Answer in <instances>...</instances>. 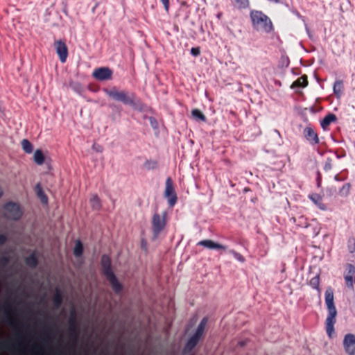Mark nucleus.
Here are the masks:
<instances>
[{
  "instance_id": "nucleus-46",
  "label": "nucleus",
  "mask_w": 355,
  "mask_h": 355,
  "mask_svg": "<svg viewBox=\"0 0 355 355\" xmlns=\"http://www.w3.org/2000/svg\"><path fill=\"white\" fill-rule=\"evenodd\" d=\"M7 241V237L4 234H0V245H3Z\"/></svg>"
},
{
  "instance_id": "nucleus-36",
  "label": "nucleus",
  "mask_w": 355,
  "mask_h": 355,
  "mask_svg": "<svg viewBox=\"0 0 355 355\" xmlns=\"http://www.w3.org/2000/svg\"><path fill=\"white\" fill-rule=\"evenodd\" d=\"M331 162H332V160L331 158L329 157L327 159L324 166V170L325 171H328L331 169V168H332Z\"/></svg>"
},
{
  "instance_id": "nucleus-30",
  "label": "nucleus",
  "mask_w": 355,
  "mask_h": 355,
  "mask_svg": "<svg viewBox=\"0 0 355 355\" xmlns=\"http://www.w3.org/2000/svg\"><path fill=\"white\" fill-rule=\"evenodd\" d=\"M236 5L239 9H245L250 6L249 0H234Z\"/></svg>"
},
{
  "instance_id": "nucleus-18",
  "label": "nucleus",
  "mask_w": 355,
  "mask_h": 355,
  "mask_svg": "<svg viewBox=\"0 0 355 355\" xmlns=\"http://www.w3.org/2000/svg\"><path fill=\"white\" fill-rule=\"evenodd\" d=\"M334 93L337 98H340L343 92V81L337 80L335 81L333 87Z\"/></svg>"
},
{
  "instance_id": "nucleus-40",
  "label": "nucleus",
  "mask_w": 355,
  "mask_h": 355,
  "mask_svg": "<svg viewBox=\"0 0 355 355\" xmlns=\"http://www.w3.org/2000/svg\"><path fill=\"white\" fill-rule=\"evenodd\" d=\"M6 322L11 327H15V320H13L12 318H11L10 316H9L8 315L6 314Z\"/></svg>"
},
{
  "instance_id": "nucleus-3",
  "label": "nucleus",
  "mask_w": 355,
  "mask_h": 355,
  "mask_svg": "<svg viewBox=\"0 0 355 355\" xmlns=\"http://www.w3.org/2000/svg\"><path fill=\"white\" fill-rule=\"evenodd\" d=\"M250 19L253 28L257 31H264L270 33L272 28V23L270 19L262 11L252 10L250 13Z\"/></svg>"
},
{
  "instance_id": "nucleus-45",
  "label": "nucleus",
  "mask_w": 355,
  "mask_h": 355,
  "mask_svg": "<svg viewBox=\"0 0 355 355\" xmlns=\"http://www.w3.org/2000/svg\"><path fill=\"white\" fill-rule=\"evenodd\" d=\"M0 347L2 348V349H10V345L8 342L0 343Z\"/></svg>"
},
{
  "instance_id": "nucleus-21",
  "label": "nucleus",
  "mask_w": 355,
  "mask_h": 355,
  "mask_svg": "<svg viewBox=\"0 0 355 355\" xmlns=\"http://www.w3.org/2000/svg\"><path fill=\"white\" fill-rule=\"evenodd\" d=\"M33 159H34V162L37 165H42L44 164L45 157H44V155L42 150L37 149L35 151L34 155H33Z\"/></svg>"
},
{
  "instance_id": "nucleus-10",
  "label": "nucleus",
  "mask_w": 355,
  "mask_h": 355,
  "mask_svg": "<svg viewBox=\"0 0 355 355\" xmlns=\"http://www.w3.org/2000/svg\"><path fill=\"white\" fill-rule=\"evenodd\" d=\"M303 135L306 140L312 146L316 145L320 142L318 133L311 126H307L304 129Z\"/></svg>"
},
{
  "instance_id": "nucleus-31",
  "label": "nucleus",
  "mask_w": 355,
  "mask_h": 355,
  "mask_svg": "<svg viewBox=\"0 0 355 355\" xmlns=\"http://www.w3.org/2000/svg\"><path fill=\"white\" fill-rule=\"evenodd\" d=\"M320 284V278L318 275H316L311 279L309 285L315 289H318Z\"/></svg>"
},
{
  "instance_id": "nucleus-13",
  "label": "nucleus",
  "mask_w": 355,
  "mask_h": 355,
  "mask_svg": "<svg viewBox=\"0 0 355 355\" xmlns=\"http://www.w3.org/2000/svg\"><path fill=\"white\" fill-rule=\"evenodd\" d=\"M197 245L203 246L204 248L209 250H227L226 245L220 244L209 239L202 240L197 243Z\"/></svg>"
},
{
  "instance_id": "nucleus-12",
  "label": "nucleus",
  "mask_w": 355,
  "mask_h": 355,
  "mask_svg": "<svg viewBox=\"0 0 355 355\" xmlns=\"http://www.w3.org/2000/svg\"><path fill=\"white\" fill-rule=\"evenodd\" d=\"M102 272L105 277L114 275L111 268V259L107 254H103L101 259Z\"/></svg>"
},
{
  "instance_id": "nucleus-25",
  "label": "nucleus",
  "mask_w": 355,
  "mask_h": 355,
  "mask_svg": "<svg viewBox=\"0 0 355 355\" xmlns=\"http://www.w3.org/2000/svg\"><path fill=\"white\" fill-rule=\"evenodd\" d=\"M69 85V87L78 94H81L84 91L82 85L78 82L70 81Z\"/></svg>"
},
{
  "instance_id": "nucleus-9",
  "label": "nucleus",
  "mask_w": 355,
  "mask_h": 355,
  "mask_svg": "<svg viewBox=\"0 0 355 355\" xmlns=\"http://www.w3.org/2000/svg\"><path fill=\"white\" fill-rule=\"evenodd\" d=\"M343 347L348 355H355V335L346 334L343 340Z\"/></svg>"
},
{
  "instance_id": "nucleus-39",
  "label": "nucleus",
  "mask_w": 355,
  "mask_h": 355,
  "mask_svg": "<svg viewBox=\"0 0 355 355\" xmlns=\"http://www.w3.org/2000/svg\"><path fill=\"white\" fill-rule=\"evenodd\" d=\"M299 223L298 225L302 227H306L308 226L307 223L306 221V218H304V216H300L298 218Z\"/></svg>"
},
{
  "instance_id": "nucleus-23",
  "label": "nucleus",
  "mask_w": 355,
  "mask_h": 355,
  "mask_svg": "<svg viewBox=\"0 0 355 355\" xmlns=\"http://www.w3.org/2000/svg\"><path fill=\"white\" fill-rule=\"evenodd\" d=\"M192 116L196 120L206 121L205 115L198 109H194L191 111Z\"/></svg>"
},
{
  "instance_id": "nucleus-38",
  "label": "nucleus",
  "mask_w": 355,
  "mask_h": 355,
  "mask_svg": "<svg viewBox=\"0 0 355 355\" xmlns=\"http://www.w3.org/2000/svg\"><path fill=\"white\" fill-rule=\"evenodd\" d=\"M3 309L6 313H10L12 306L10 302H6L4 303V304L3 306Z\"/></svg>"
},
{
  "instance_id": "nucleus-42",
  "label": "nucleus",
  "mask_w": 355,
  "mask_h": 355,
  "mask_svg": "<svg viewBox=\"0 0 355 355\" xmlns=\"http://www.w3.org/2000/svg\"><path fill=\"white\" fill-rule=\"evenodd\" d=\"M191 53L193 56H198L200 54V50L199 47H193L191 49Z\"/></svg>"
},
{
  "instance_id": "nucleus-32",
  "label": "nucleus",
  "mask_w": 355,
  "mask_h": 355,
  "mask_svg": "<svg viewBox=\"0 0 355 355\" xmlns=\"http://www.w3.org/2000/svg\"><path fill=\"white\" fill-rule=\"evenodd\" d=\"M229 253H230L231 254L233 255V257L236 259L238 260L239 261L241 262V263H244L245 261V259L244 258V257L240 253L237 252L236 251H235L234 250H230L229 251Z\"/></svg>"
},
{
  "instance_id": "nucleus-35",
  "label": "nucleus",
  "mask_w": 355,
  "mask_h": 355,
  "mask_svg": "<svg viewBox=\"0 0 355 355\" xmlns=\"http://www.w3.org/2000/svg\"><path fill=\"white\" fill-rule=\"evenodd\" d=\"M9 263V258L8 256L3 255L0 257V266L1 267H6Z\"/></svg>"
},
{
  "instance_id": "nucleus-26",
  "label": "nucleus",
  "mask_w": 355,
  "mask_h": 355,
  "mask_svg": "<svg viewBox=\"0 0 355 355\" xmlns=\"http://www.w3.org/2000/svg\"><path fill=\"white\" fill-rule=\"evenodd\" d=\"M91 206L94 209H99L101 207V201L97 195H94L90 198Z\"/></svg>"
},
{
  "instance_id": "nucleus-37",
  "label": "nucleus",
  "mask_w": 355,
  "mask_h": 355,
  "mask_svg": "<svg viewBox=\"0 0 355 355\" xmlns=\"http://www.w3.org/2000/svg\"><path fill=\"white\" fill-rule=\"evenodd\" d=\"M349 250L351 253L355 252V241L354 239H350L348 241Z\"/></svg>"
},
{
  "instance_id": "nucleus-14",
  "label": "nucleus",
  "mask_w": 355,
  "mask_h": 355,
  "mask_svg": "<svg viewBox=\"0 0 355 355\" xmlns=\"http://www.w3.org/2000/svg\"><path fill=\"white\" fill-rule=\"evenodd\" d=\"M106 279L110 282L111 287L115 293L118 294L122 291L123 286L118 281L114 274L107 277Z\"/></svg>"
},
{
  "instance_id": "nucleus-6",
  "label": "nucleus",
  "mask_w": 355,
  "mask_h": 355,
  "mask_svg": "<svg viewBox=\"0 0 355 355\" xmlns=\"http://www.w3.org/2000/svg\"><path fill=\"white\" fill-rule=\"evenodd\" d=\"M113 71L109 67H102L96 68L92 73V76L98 80L105 81L112 78Z\"/></svg>"
},
{
  "instance_id": "nucleus-44",
  "label": "nucleus",
  "mask_w": 355,
  "mask_h": 355,
  "mask_svg": "<svg viewBox=\"0 0 355 355\" xmlns=\"http://www.w3.org/2000/svg\"><path fill=\"white\" fill-rule=\"evenodd\" d=\"M160 1L162 3L165 10L168 12L169 10V0H160Z\"/></svg>"
},
{
  "instance_id": "nucleus-27",
  "label": "nucleus",
  "mask_w": 355,
  "mask_h": 355,
  "mask_svg": "<svg viewBox=\"0 0 355 355\" xmlns=\"http://www.w3.org/2000/svg\"><path fill=\"white\" fill-rule=\"evenodd\" d=\"M83 246L82 243L80 241H78L76 243L74 249H73V254L75 257H78L83 254Z\"/></svg>"
},
{
  "instance_id": "nucleus-34",
  "label": "nucleus",
  "mask_w": 355,
  "mask_h": 355,
  "mask_svg": "<svg viewBox=\"0 0 355 355\" xmlns=\"http://www.w3.org/2000/svg\"><path fill=\"white\" fill-rule=\"evenodd\" d=\"M347 273L345 275H349V276H354L355 273V266H354L352 264H348L347 266Z\"/></svg>"
},
{
  "instance_id": "nucleus-5",
  "label": "nucleus",
  "mask_w": 355,
  "mask_h": 355,
  "mask_svg": "<svg viewBox=\"0 0 355 355\" xmlns=\"http://www.w3.org/2000/svg\"><path fill=\"white\" fill-rule=\"evenodd\" d=\"M6 212V217L8 219L17 220H19L22 216V211L18 204L9 202L3 206Z\"/></svg>"
},
{
  "instance_id": "nucleus-28",
  "label": "nucleus",
  "mask_w": 355,
  "mask_h": 355,
  "mask_svg": "<svg viewBox=\"0 0 355 355\" xmlns=\"http://www.w3.org/2000/svg\"><path fill=\"white\" fill-rule=\"evenodd\" d=\"M351 189V184L349 183H346L343 184V186L339 190V194L341 196L346 197L349 194Z\"/></svg>"
},
{
  "instance_id": "nucleus-49",
  "label": "nucleus",
  "mask_w": 355,
  "mask_h": 355,
  "mask_svg": "<svg viewBox=\"0 0 355 355\" xmlns=\"http://www.w3.org/2000/svg\"><path fill=\"white\" fill-rule=\"evenodd\" d=\"M33 349L36 350V351H37V352H42V349H41V347H39L38 345H35L33 346Z\"/></svg>"
},
{
  "instance_id": "nucleus-8",
  "label": "nucleus",
  "mask_w": 355,
  "mask_h": 355,
  "mask_svg": "<svg viewBox=\"0 0 355 355\" xmlns=\"http://www.w3.org/2000/svg\"><path fill=\"white\" fill-rule=\"evenodd\" d=\"M54 47L62 63H64L68 57V48L65 42L61 40L54 42Z\"/></svg>"
},
{
  "instance_id": "nucleus-22",
  "label": "nucleus",
  "mask_w": 355,
  "mask_h": 355,
  "mask_svg": "<svg viewBox=\"0 0 355 355\" xmlns=\"http://www.w3.org/2000/svg\"><path fill=\"white\" fill-rule=\"evenodd\" d=\"M21 146L25 153L30 154L33 152V146L28 139H24L21 141Z\"/></svg>"
},
{
  "instance_id": "nucleus-53",
  "label": "nucleus",
  "mask_w": 355,
  "mask_h": 355,
  "mask_svg": "<svg viewBox=\"0 0 355 355\" xmlns=\"http://www.w3.org/2000/svg\"><path fill=\"white\" fill-rule=\"evenodd\" d=\"M3 196V190L0 187V198H1V196Z\"/></svg>"
},
{
  "instance_id": "nucleus-15",
  "label": "nucleus",
  "mask_w": 355,
  "mask_h": 355,
  "mask_svg": "<svg viewBox=\"0 0 355 355\" xmlns=\"http://www.w3.org/2000/svg\"><path fill=\"white\" fill-rule=\"evenodd\" d=\"M200 340V337L193 334L187 342V343L184 346V353L191 352L195 348V347L198 345Z\"/></svg>"
},
{
  "instance_id": "nucleus-47",
  "label": "nucleus",
  "mask_w": 355,
  "mask_h": 355,
  "mask_svg": "<svg viewBox=\"0 0 355 355\" xmlns=\"http://www.w3.org/2000/svg\"><path fill=\"white\" fill-rule=\"evenodd\" d=\"M207 318H204L200 321V324L198 325L205 329V327L207 325Z\"/></svg>"
},
{
  "instance_id": "nucleus-17",
  "label": "nucleus",
  "mask_w": 355,
  "mask_h": 355,
  "mask_svg": "<svg viewBox=\"0 0 355 355\" xmlns=\"http://www.w3.org/2000/svg\"><path fill=\"white\" fill-rule=\"evenodd\" d=\"M337 118L334 114H329L326 115L324 119L321 121V127L325 130L332 122H335Z\"/></svg>"
},
{
  "instance_id": "nucleus-52",
  "label": "nucleus",
  "mask_w": 355,
  "mask_h": 355,
  "mask_svg": "<svg viewBox=\"0 0 355 355\" xmlns=\"http://www.w3.org/2000/svg\"><path fill=\"white\" fill-rule=\"evenodd\" d=\"M245 344V342H243V341H241V342H239V345L242 347V346H244Z\"/></svg>"
},
{
  "instance_id": "nucleus-7",
  "label": "nucleus",
  "mask_w": 355,
  "mask_h": 355,
  "mask_svg": "<svg viewBox=\"0 0 355 355\" xmlns=\"http://www.w3.org/2000/svg\"><path fill=\"white\" fill-rule=\"evenodd\" d=\"M164 195L168 198L169 205L171 207L174 206L177 202L178 198L174 191L173 181L170 177H168L166 180Z\"/></svg>"
},
{
  "instance_id": "nucleus-43",
  "label": "nucleus",
  "mask_w": 355,
  "mask_h": 355,
  "mask_svg": "<svg viewBox=\"0 0 355 355\" xmlns=\"http://www.w3.org/2000/svg\"><path fill=\"white\" fill-rule=\"evenodd\" d=\"M92 148L96 151V152H102L103 151V147L99 145V144H97L96 143H94L93 144V146H92Z\"/></svg>"
},
{
  "instance_id": "nucleus-11",
  "label": "nucleus",
  "mask_w": 355,
  "mask_h": 355,
  "mask_svg": "<svg viewBox=\"0 0 355 355\" xmlns=\"http://www.w3.org/2000/svg\"><path fill=\"white\" fill-rule=\"evenodd\" d=\"M69 334L71 337L73 338L74 340H76L78 335V328L74 311L71 312L69 319Z\"/></svg>"
},
{
  "instance_id": "nucleus-24",
  "label": "nucleus",
  "mask_w": 355,
  "mask_h": 355,
  "mask_svg": "<svg viewBox=\"0 0 355 355\" xmlns=\"http://www.w3.org/2000/svg\"><path fill=\"white\" fill-rule=\"evenodd\" d=\"M53 301L55 307H60L62 303V295L61 293L57 290L53 297Z\"/></svg>"
},
{
  "instance_id": "nucleus-2",
  "label": "nucleus",
  "mask_w": 355,
  "mask_h": 355,
  "mask_svg": "<svg viewBox=\"0 0 355 355\" xmlns=\"http://www.w3.org/2000/svg\"><path fill=\"white\" fill-rule=\"evenodd\" d=\"M104 92L112 99L122 103L125 105H128L135 108L136 94L128 90H119L116 87H113L112 89H104Z\"/></svg>"
},
{
  "instance_id": "nucleus-19",
  "label": "nucleus",
  "mask_w": 355,
  "mask_h": 355,
  "mask_svg": "<svg viewBox=\"0 0 355 355\" xmlns=\"http://www.w3.org/2000/svg\"><path fill=\"white\" fill-rule=\"evenodd\" d=\"M35 191L37 197L40 199L42 203L46 204L48 202V198L46 195L44 193V191H43V189L40 183L36 184Z\"/></svg>"
},
{
  "instance_id": "nucleus-48",
  "label": "nucleus",
  "mask_w": 355,
  "mask_h": 355,
  "mask_svg": "<svg viewBox=\"0 0 355 355\" xmlns=\"http://www.w3.org/2000/svg\"><path fill=\"white\" fill-rule=\"evenodd\" d=\"M317 181H318V186L320 187V183H321V175L319 171L318 172Z\"/></svg>"
},
{
  "instance_id": "nucleus-29",
  "label": "nucleus",
  "mask_w": 355,
  "mask_h": 355,
  "mask_svg": "<svg viewBox=\"0 0 355 355\" xmlns=\"http://www.w3.org/2000/svg\"><path fill=\"white\" fill-rule=\"evenodd\" d=\"M144 165L147 170H153L157 167L158 164L157 161L150 159L146 160Z\"/></svg>"
},
{
  "instance_id": "nucleus-20",
  "label": "nucleus",
  "mask_w": 355,
  "mask_h": 355,
  "mask_svg": "<svg viewBox=\"0 0 355 355\" xmlns=\"http://www.w3.org/2000/svg\"><path fill=\"white\" fill-rule=\"evenodd\" d=\"M25 263L28 267L35 268L38 263L37 257L35 254H32L26 258Z\"/></svg>"
},
{
  "instance_id": "nucleus-41",
  "label": "nucleus",
  "mask_w": 355,
  "mask_h": 355,
  "mask_svg": "<svg viewBox=\"0 0 355 355\" xmlns=\"http://www.w3.org/2000/svg\"><path fill=\"white\" fill-rule=\"evenodd\" d=\"M204 331H205V328L198 325L194 334L201 338V337L204 333Z\"/></svg>"
},
{
  "instance_id": "nucleus-1",
  "label": "nucleus",
  "mask_w": 355,
  "mask_h": 355,
  "mask_svg": "<svg viewBox=\"0 0 355 355\" xmlns=\"http://www.w3.org/2000/svg\"><path fill=\"white\" fill-rule=\"evenodd\" d=\"M325 303L328 311V315L325 320L326 331L329 338L334 333V324L336 322L337 310L334 305V292L331 288H327L324 293Z\"/></svg>"
},
{
  "instance_id": "nucleus-16",
  "label": "nucleus",
  "mask_w": 355,
  "mask_h": 355,
  "mask_svg": "<svg viewBox=\"0 0 355 355\" xmlns=\"http://www.w3.org/2000/svg\"><path fill=\"white\" fill-rule=\"evenodd\" d=\"M308 78L306 75H303L301 77L298 78L295 81H294L291 87L292 89L296 87H306L308 85Z\"/></svg>"
},
{
  "instance_id": "nucleus-50",
  "label": "nucleus",
  "mask_w": 355,
  "mask_h": 355,
  "mask_svg": "<svg viewBox=\"0 0 355 355\" xmlns=\"http://www.w3.org/2000/svg\"><path fill=\"white\" fill-rule=\"evenodd\" d=\"M51 331H51V328H49V327H47V328L45 329L44 333H45V334H46V335H47V336H48V335H49V334L51 333Z\"/></svg>"
},
{
  "instance_id": "nucleus-4",
  "label": "nucleus",
  "mask_w": 355,
  "mask_h": 355,
  "mask_svg": "<svg viewBox=\"0 0 355 355\" xmlns=\"http://www.w3.org/2000/svg\"><path fill=\"white\" fill-rule=\"evenodd\" d=\"M166 211H163L162 214L155 213L152 217V226L151 230L153 233V239L156 240L160 233L164 230L166 226Z\"/></svg>"
},
{
  "instance_id": "nucleus-51",
  "label": "nucleus",
  "mask_w": 355,
  "mask_h": 355,
  "mask_svg": "<svg viewBox=\"0 0 355 355\" xmlns=\"http://www.w3.org/2000/svg\"><path fill=\"white\" fill-rule=\"evenodd\" d=\"M150 121L151 125H153V121L156 123V120L154 118H153V117L150 118Z\"/></svg>"
},
{
  "instance_id": "nucleus-33",
  "label": "nucleus",
  "mask_w": 355,
  "mask_h": 355,
  "mask_svg": "<svg viewBox=\"0 0 355 355\" xmlns=\"http://www.w3.org/2000/svg\"><path fill=\"white\" fill-rule=\"evenodd\" d=\"M353 277L354 276H349V275H345L344 276L346 286L348 288H352V289L354 288V277Z\"/></svg>"
}]
</instances>
